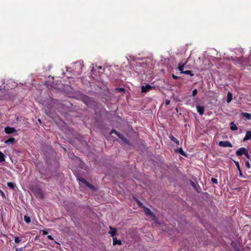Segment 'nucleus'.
<instances>
[{"instance_id": "f257e3e1", "label": "nucleus", "mask_w": 251, "mask_h": 251, "mask_svg": "<svg viewBox=\"0 0 251 251\" xmlns=\"http://www.w3.org/2000/svg\"><path fill=\"white\" fill-rule=\"evenodd\" d=\"M80 99L87 106H90L94 102H95V101L93 98L86 95H81L80 96Z\"/></svg>"}, {"instance_id": "f03ea898", "label": "nucleus", "mask_w": 251, "mask_h": 251, "mask_svg": "<svg viewBox=\"0 0 251 251\" xmlns=\"http://www.w3.org/2000/svg\"><path fill=\"white\" fill-rule=\"evenodd\" d=\"M34 195L38 198L43 199L44 198V195L43 194L42 190L39 188L35 187L32 190Z\"/></svg>"}, {"instance_id": "7ed1b4c3", "label": "nucleus", "mask_w": 251, "mask_h": 251, "mask_svg": "<svg viewBox=\"0 0 251 251\" xmlns=\"http://www.w3.org/2000/svg\"><path fill=\"white\" fill-rule=\"evenodd\" d=\"M79 181L81 183H82V184H84V185L86 186L88 188H89L91 190H95V186L92 185L91 184L89 183L88 182H87L85 179L83 178H78Z\"/></svg>"}, {"instance_id": "20e7f679", "label": "nucleus", "mask_w": 251, "mask_h": 251, "mask_svg": "<svg viewBox=\"0 0 251 251\" xmlns=\"http://www.w3.org/2000/svg\"><path fill=\"white\" fill-rule=\"evenodd\" d=\"M219 145L222 147H232V144L228 141H220L219 143Z\"/></svg>"}, {"instance_id": "39448f33", "label": "nucleus", "mask_w": 251, "mask_h": 251, "mask_svg": "<svg viewBox=\"0 0 251 251\" xmlns=\"http://www.w3.org/2000/svg\"><path fill=\"white\" fill-rule=\"evenodd\" d=\"M5 132L7 134H12L16 132L17 130L14 127H11L9 126H6L4 128Z\"/></svg>"}, {"instance_id": "423d86ee", "label": "nucleus", "mask_w": 251, "mask_h": 251, "mask_svg": "<svg viewBox=\"0 0 251 251\" xmlns=\"http://www.w3.org/2000/svg\"><path fill=\"white\" fill-rule=\"evenodd\" d=\"M152 88L153 87L150 86L149 84H147L145 86H142L141 88V92L146 93Z\"/></svg>"}, {"instance_id": "0eeeda50", "label": "nucleus", "mask_w": 251, "mask_h": 251, "mask_svg": "<svg viewBox=\"0 0 251 251\" xmlns=\"http://www.w3.org/2000/svg\"><path fill=\"white\" fill-rule=\"evenodd\" d=\"M247 150L245 148H241L236 152V154L237 156H241L243 154H245Z\"/></svg>"}, {"instance_id": "6e6552de", "label": "nucleus", "mask_w": 251, "mask_h": 251, "mask_svg": "<svg viewBox=\"0 0 251 251\" xmlns=\"http://www.w3.org/2000/svg\"><path fill=\"white\" fill-rule=\"evenodd\" d=\"M109 228L110 230L109 231V233L111 235L112 237H114L117 233V228L112 227L110 226H109Z\"/></svg>"}, {"instance_id": "1a4fd4ad", "label": "nucleus", "mask_w": 251, "mask_h": 251, "mask_svg": "<svg viewBox=\"0 0 251 251\" xmlns=\"http://www.w3.org/2000/svg\"><path fill=\"white\" fill-rule=\"evenodd\" d=\"M239 172V176L241 177H243V178H245V177L243 176V174H242V170L240 167V165H239V163L238 161H234Z\"/></svg>"}, {"instance_id": "9d476101", "label": "nucleus", "mask_w": 251, "mask_h": 251, "mask_svg": "<svg viewBox=\"0 0 251 251\" xmlns=\"http://www.w3.org/2000/svg\"><path fill=\"white\" fill-rule=\"evenodd\" d=\"M197 111L199 112L200 115H202L204 113V108L203 106L197 105Z\"/></svg>"}, {"instance_id": "9b49d317", "label": "nucleus", "mask_w": 251, "mask_h": 251, "mask_svg": "<svg viewBox=\"0 0 251 251\" xmlns=\"http://www.w3.org/2000/svg\"><path fill=\"white\" fill-rule=\"evenodd\" d=\"M251 139V131L249 130L246 132V135L243 139L244 141L250 140Z\"/></svg>"}, {"instance_id": "f8f14e48", "label": "nucleus", "mask_w": 251, "mask_h": 251, "mask_svg": "<svg viewBox=\"0 0 251 251\" xmlns=\"http://www.w3.org/2000/svg\"><path fill=\"white\" fill-rule=\"evenodd\" d=\"M113 244L114 246L116 245H121L122 242L120 240H118L117 237H113Z\"/></svg>"}, {"instance_id": "ddd939ff", "label": "nucleus", "mask_w": 251, "mask_h": 251, "mask_svg": "<svg viewBox=\"0 0 251 251\" xmlns=\"http://www.w3.org/2000/svg\"><path fill=\"white\" fill-rule=\"evenodd\" d=\"M4 142L5 144H14L15 143L16 140L14 138L11 137V138H9L8 140H6Z\"/></svg>"}, {"instance_id": "4468645a", "label": "nucleus", "mask_w": 251, "mask_h": 251, "mask_svg": "<svg viewBox=\"0 0 251 251\" xmlns=\"http://www.w3.org/2000/svg\"><path fill=\"white\" fill-rule=\"evenodd\" d=\"M117 136L119 137V138L122 140L125 143L128 144L127 140L124 136L123 134L119 133L117 134Z\"/></svg>"}, {"instance_id": "2eb2a0df", "label": "nucleus", "mask_w": 251, "mask_h": 251, "mask_svg": "<svg viewBox=\"0 0 251 251\" xmlns=\"http://www.w3.org/2000/svg\"><path fill=\"white\" fill-rule=\"evenodd\" d=\"M176 152H178L179 153H180L181 155H183V156H187V154H186V153L183 151V149L181 148H179L178 149H177L176 151Z\"/></svg>"}, {"instance_id": "dca6fc26", "label": "nucleus", "mask_w": 251, "mask_h": 251, "mask_svg": "<svg viewBox=\"0 0 251 251\" xmlns=\"http://www.w3.org/2000/svg\"><path fill=\"white\" fill-rule=\"evenodd\" d=\"M145 213L146 215L151 216V217L154 216V213L149 208H146L145 210Z\"/></svg>"}, {"instance_id": "f3484780", "label": "nucleus", "mask_w": 251, "mask_h": 251, "mask_svg": "<svg viewBox=\"0 0 251 251\" xmlns=\"http://www.w3.org/2000/svg\"><path fill=\"white\" fill-rule=\"evenodd\" d=\"M171 140L176 143L177 145H179V141L175 137H174L172 134H171L169 136Z\"/></svg>"}, {"instance_id": "a211bd4d", "label": "nucleus", "mask_w": 251, "mask_h": 251, "mask_svg": "<svg viewBox=\"0 0 251 251\" xmlns=\"http://www.w3.org/2000/svg\"><path fill=\"white\" fill-rule=\"evenodd\" d=\"M230 129L232 131L237 129V127L233 122H231L230 124Z\"/></svg>"}, {"instance_id": "6ab92c4d", "label": "nucleus", "mask_w": 251, "mask_h": 251, "mask_svg": "<svg viewBox=\"0 0 251 251\" xmlns=\"http://www.w3.org/2000/svg\"><path fill=\"white\" fill-rule=\"evenodd\" d=\"M232 99V96L230 92H228L227 95V102L229 103Z\"/></svg>"}, {"instance_id": "aec40b11", "label": "nucleus", "mask_w": 251, "mask_h": 251, "mask_svg": "<svg viewBox=\"0 0 251 251\" xmlns=\"http://www.w3.org/2000/svg\"><path fill=\"white\" fill-rule=\"evenodd\" d=\"M242 115L244 117L246 118L248 120L251 119V114L248 113H243Z\"/></svg>"}, {"instance_id": "412c9836", "label": "nucleus", "mask_w": 251, "mask_h": 251, "mask_svg": "<svg viewBox=\"0 0 251 251\" xmlns=\"http://www.w3.org/2000/svg\"><path fill=\"white\" fill-rule=\"evenodd\" d=\"M5 155L1 151H0V163L5 161Z\"/></svg>"}, {"instance_id": "4be33fe9", "label": "nucleus", "mask_w": 251, "mask_h": 251, "mask_svg": "<svg viewBox=\"0 0 251 251\" xmlns=\"http://www.w3.org/2000/svg\"><path fill=\"white\" fill-rule=\"evenodd\" d=\"M24 220L25 222L27 224H29L31 221L30 217L27 215H25L24 216Z\"/></svg>"}, {"instance_id": "5701e85b", "label": "nucleus", "mask_w": 251, "mask_h": 251, "mask_svg": "<svg viewBox=\"0 0 251 251\" xmlns=\"http://www.w3.org/2000/svg\"><path fill=\"white\" fill-rule=\"evenodd\" d=\"M185 64H186V63H184L182 65H181L180 64H179L178 65V70H179V71H180L181 73H182V74L183 72H184L183 71V68Z\"/></svg>"}, {"instance_id": "b1692460", "label": "nucleus", "mask_w": 251, "mask_h": 251, "mask_svg": "<svg viewBox=\"0 0 251 251\" xmlns=\"http://www.w3.org/2000/svg\"><path fill=\"white\" fill-rule=\"evenodd\" d=\"M182 74H185V75H189L190 76H194V74L192 73V71H185L184 72H182Z\"/></svg>"}, {"instance_id": "393cba45", "label": "nucleus", "mask_w": 251, "mask_h": 251, "mask_svg": "<svg viewBox=\"0 0 251 251\" xmlns=\"http://www.w3.org/2000/svg\"><path fill=\"white\" fill-rule=\"evenodd\" d=\"M7 185L9 188L11 189H14L16 186L15 183L11 182H8Z\"/></svg>"}, {"instance_id": "a878e982", "label": "nucleus", "mask_w": 251, "mask_h": 251, "mask_svg": "<svg viewBox=\"0 0 251 251\" xmlns=\"http://www.w3.org/2000/svg\"><path fill=\"white\" fill-rule=\"evenodd\" d=\"M244 58L243 57H239L237 59V62L238 64H242L244 62Z\"/></svg>"}, {"instance_id": "bb28decb", "label": "nucleus", "mask_w": 251, "mask_h": 251, "mask_svg": "<svg viewBox=\"0 0 251 251\" xmlns=\"http://www.w3.org/2000/svg\"><path fill=\"white\" fill-rule=\"evenodd\" d=\"M190 184L191 185L193 186V187L197 191V192H199V191L198 190V189H197V187L196 186V185L195 184V183L192 181H191L190 182Z\"/></svg>"}, {"instance_id": "cd10ccee", "label": "nucleus", "mask_w": 251, "mask_h": 251, "mask_svg": "<svg viewBox=\"0 0 251 251\" xmlns=\"http://www.w3.org/2000/svg\"><path fill=\"white\" fill-rule=\"evenodd\" d=\"M197 93H198V90L197 89H195L193 91L192 96L193 97H195L197 95Z\"/></svg>"}, {"instance_id": "c85d7f7f", "label": "nucleus", "mask_w": 251, "mask_h": 251, "mask_svg": "<svg viewBox=\"0 0 251 251\" xmlns=\"http://www.w3.org/2000/svg\"><path fill=\"white\" fill-rule=\"evenodd\" d=\"M14 241L15 243H18L21 241V240L18 237L15 236Z\"/></svg>"}, {"instance_id": "c756f323", "label": "nucleus", "mask_w": 251, "mask_h": 251, "mask_svg": "<svg viewBox=\"0 0 251 251\" xmlns=\"http://www.w3.org/2000/svg\"><path fill=\"white\" fill-rule=\"evenodd\" d=\"M211 181L212 183H215V184H217L218 183V180L217 179L215 178H211Z\"/></svg>"}, {"instance_id": "7c9ffc66", "label": "nucleus", "mask_w": 251, "mask_h": 251, "mask_svg": "<svg viewBox=\"0 0 251 251\" xmlns=\"http://www.w3.org/2000/svg\"><path fill=\"white\" fill-rule=\"evenodd\" d=\"M113 133H115L117 135V134L119 133V132H117V131H116L115 129H112L110 132V134H112Z\"/></svg>"}, {"instance_id": "2f4dec72", "label": "nucleus", "mask_w": 251, "mask_h": 251, "mask_svg": "<svg viewBox=\"0 0 251 251\" xmlns=\"http://www.w3.org/2000/svg\"><path fill=\"white\" fill-rule=\"evenodd\" d=\"M245 164H246V166L247 167V168H251V165L248 161H247L246 162Z\"/></svg>"}, {"instance_id": "473e14b6", "label": "nucleus", "mask_w": 251, "mask_h": 251, "mask_svg": "<svg viewBox=\"0 0 251 251\" xmlns=\"http://www.w3.org/2000/svg\"><path fill=\"white\" fill-rule=\"evenodd\" d=\"M0 194L2 196V197L3 198L5 199L6 197H5V195L4 192L0 189Z\"/></svg>"}, {"instance_id": "72a5a7b5", "label": "nucleus", "mask_w": 251, "mask_h": 251, "mask_svg": "<svg viewBox=\"0 0 251 251\" xmlns=\"http://www.w3.org/2000/svg\"><path fill=\"white\" fill-rule=\"evenodd\" d=\"M244 155L247 157V158H248V159H250L251 156L248 153V151L246 152Z\"/></svg>"}, {"instance_id": "f704fd0d", "label": "nucleus", "mask_w": 251, "mask_h": 251, "mask_svg": "<svg viewBox=\"0 0 251 251\" xmlns=\"http://www.w3.org/2000/svg\"><path fill=\"white\" fill-rule=\"evenodd\" d=\"M119 92H122L125 91V89L123 88H119L117 89Z\"/></svg>"}, {"instance_id": "c9c22d12", "label": "nucleus", "mask_w": 251, "mask_h": 251, "mask_svg": "<svg viewBox=\"0 0 251 251\" xmlns=\"http://www.w3.org/2000/svg\"><path fill=\"white\" fill-rule=\"evenodd\" d=\"M172 77H173V78L174 79H178V76H177L175 75L174 74H173V75H172Z\"/></svg>"}, {"instance_id": "e433bc0d", "label": "nucleus", "mask_w": 251, "mask_h": 251, "mask_svg": "<svg viewBox=\"0 0 251 251\" xmlns=\"http://www.w3.org/2000/svg\"><path fill=\"white\" fill-rule=\"evenodd\" d=\"M42 232H43V235H46V234H48V231H46V230H43L42 231Z\"/></svg>"}, {"instance_id": "4c0bfd02", "label": "nucleus", "mask_w": 251, "mask_h": 251, "mask_svg": "<svg viewBox=\"0 0 251 251\" xmlns=\"http://www.w3.org/2000/svg\"><path fill=\"white\" fill-rule=\"evenodd\" d=\"M48 238L50 240H53V238L51 237V235H48L47 236Z\"/></svg>"}, {"instance_id": "58836bf2", "label": "nucleus", "mask_w": 251, "mask_h": 251, "mask_svg": "<svg viewBox=\"0 0 251 251\" xmlns=\"http://www.w3.org/2000/svg\"><path fill=\"white\" fill-rule=\"evenodd\" d=\"M169 103H170V100H166V102H165V104H166V105H168V104H169Z\"/></svg>"}, {"instance_id": "ea45409f", "label": "nucleus", "mask_w": 251, "mask_h": 251, "mask_svg": "<svg viewBox=\"0 0 251 251\" xmlns=\"http://www.w3.org/2000/svg\"><path fill=\"white\" fill-rule=\"evenodd\" d=\"M99 69H101V66L99 67Z\"/></svg>"}, {"instance_id": "a19ab883", "label": "nucleus", "mask_w": 251, "mask_h": 251, "mask_svg": "<svg viewBox=\"0 0 251 251\" xmlns=\"http://www.w3.org/2000/svg\"><path fill=\"white\" fill-rule=\"evenodd\" d=\"M176 110L177 112H178V109H177V108H176Z\"/></svg>"}, {"instance_id": "79ce46f5", "label": "nucleus", "mask_w": 251, "mask_h": 251, "mask_svg": "<svg viewBox=\"0 0 251 251\" xmlns=\"http://www.w3.org/2000/svg\"><path fill=\"white\" fill-rule=\"evenodd\" d=\"M46 251L43 250V251Z\"/></svg>"}]
</instances>
